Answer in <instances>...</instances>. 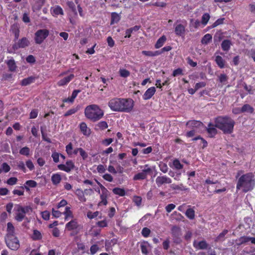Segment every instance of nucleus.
<instances>
[{"label": "nucleus", "mask_w": 255, "mask_h": 255, "mask_svg": "<svg viewBox=\"0 0 255 255\" xmlns=\"http://www.w3.org/2000/svg\"><path fill=\"white\" fill-rule=\"evenodd\" d=\"M171 231L172 236L173 238H178L181 235V229L176 226H173Z\"/></svg>", "instance_id": "nucleus-30"}, {"label": "nucleus", "mask_w": 255, "mask_h": 255, "mask_svg": "<svg viewBox=\"0 0 255 255\" xmlns=\"http://www.w3.org/2000/svg\"><path fill=\"white\" fill-rule=\"evenodd\" d=\"M38 111L37 109H33L29 114L30 119H35L38 116Z\"/></svg>", "instance_id": "nucleus-63"}, {"label": "nucleus", "mask_w": 255, "mask_h": 255, "mask_svg": "<svg viewBox=\"0 0 255 255\" xmlns=\"http://www.w3.org/2000/svg\"><path fill=\"white\" fill-rule=\"evenodd\" d=\"M185 215L189 219L193 220L195 218V211L192 208H189L186 210Z\"/></svg>", "instance_id": "nucleus-43"}, {"label": "nucleus", "mask_w": 255, "mask_h": 255, "mask_svg": "<svg viewBox=\"0 0 255 255\" xmlns=\"http://www.w3.org/2000/svg\"><path fill=\"white\" fill-rule=\"evenodd\" d=\"M232 45V42L231 40L229 39L224 40L221 43V47L223 51H228Z\"/></svg>", "instance_id": "nucleus-26"}, {"label": "nucleus", "mask_w": 255, "mask_h": 255, "mask_svg": "<svg viewBox=\"0 0 255 255\" xmlns=\"http://www.w3.org/2000/svg\"><path fill=\"white\" fill-rule=\"evenodd\" d=\"M249 237L248 236H242L237 240L236 244L237 246H241L242 244L247 243L249 242Z\"/></svg>", "instance_id": "nucleus-38"}, {"label": "nucleus", "mask_w": 255, "mask_h": 255, "mask_svg": "<svg viewBox=\"0 0 255 255\" xmlns=\"http://www.w3.org/2000/svg\"><path fill=\"white\" fill-rule=\"evenodd\" d=\"M255 185L254 176L251 172L242 175L237 184V189L243 188L244 192H247L253 189Z\"/></svg>", "instance_id": "nucleus-3"}, {"label": "nucleus", "mask_w": 255, "mask_h": 255, "mask_svg": "<svg viewBox=\"0 0 255 255\" xmlns=\"http://www.w3.org/2000/svg\"><path fill=\"white\" fill-rule=\"evenodd\" d=\"M98 184L99 185L101 190V193L100 192V189H98L97 191V192L100 194V197L101 199V201L99 202L98 205V206L103 205L106 206L108 204L107 199L110 196V192L101 183L98 182Z\"/></svg>", "instance_id": "nucleus-6"}, {"label": "nucleus", "mask_w": 255, "mask_h": 255, "mask_svg": "<svg viewBox=\"0 0 255 255\" xmlns=\"http://www.w3.org/2000/svg\"><path fill=\"white\" fill-rule=\"evenodd\" d=\"M120 75L122 77L127 78L130 75V72L125 69H120L119 71Z\"/></svg>", "instance_id": "nucleus-53"}, {"label": "nucleus", "mask_w": 255, "mask_h": 255, "mask_svg": "<svg viewBox=\"0 0 255 255\" xmlns=\"http://www.w3.org/2000/svg\"><path fill=\"white\" fill-rule=\"evenodd\" d=\"M170 187L174 190H178L179 191H186L189 189L188 188L184 186L182 183H180L178 185L173 184L171 185Z\"/></svg>", "instance_id": "nucleus-25"}, {"label": "nucleus", "mask_w": 255, "mask_h": 255, "mask_svg": "<svg viewBox=\"0 0 255 255\" xmlns=\"http://www.w3.org/2000/svg\"><path fill=\"white\" fill-rule=\"evenodd\" d=\"M167 40V38L165 35H163L161 36L158 39L156 43L154 45V47L156 49H159L161 48L165 43Z\"/></svg>", "instance_id": "nucleus-22"}, {"label": "nucleus", "mask_w": 255, "mask_h": 255, "mask_svg": "<svg viewBox=\"0 0 255 255\" xmlns=\"http://www.w3.org/2000/svg\"><path fill=\"white\" fill-rule=\"evenodd\" d=\"M108 127V123L106 121H101L99 122L95 127V129L96 130H103Z\"/></svg>", "instance_id": "nucleus-32"}, {"label": "nucleus", "mask_w": 255, "mask_h": 255, "mask_svg": "<svg viewBox=\"0 0 255 255\" xmlns=\"http://www.w3.org/2000/svg\"><path fill=\"white\" fill-rule=\"evenodd\" d=\"M79 110V108L78 107L72 108L69 110H68L64 115V116L65 117L70 116L72 115L75 114Z\"/></svg>", "instance_id": "nucleus-48"}, {"label": "nucleus", "mask_w": 255, "mask_h": 255, "mask_svg": "<svg viewBox=\"0 0 255 255\" xmlns=\"http://www.w3.org/2000/svg\"><path fill=\"white\" fill-rule=\"evenodd\" d=\"M36 78L34 76H30L26 78H24L21 81V85L26 86L34 82Z\"/></svg>", "instance_id": "nucleus-24"}, {"label": "nucleus", "mask_w": 255, "mask_h": 255, "mask_svg": "<svg viewBox=\"0 0 255 255\" xmlns=\"http://www.w3.org/2000/svg\"><path fill=\"white\" fill-rule=\"evenodd\" d=\"M19 153L21 155L28 156L30 154V149L27 146L23 147L20 149Z\"/></svg>", "instance_id": "nucleus-47"}, {"label": "nucleus", "mask_w": 255, "mask_h": 255, "mask_svg": "<svg viewBox=\"0 0 255 255\" xmlns=\"http://www.w3.org/2000/svg\"><path fill=\"white\" fill-rule=\"evenodd\" d=\"M159 168L160 171H161L163 173H166L168 171V166L166 163H162L159 164Z\"/></svg>", "instance_id": "nucleus-62"}, {"label": "nucleus", "mask_w": 255, "mask_h": 255, "mask_svg": "<svg viewBox=\"0 0 255 255\" xmlns=\"http://www.w3.org/2000/svg\"><path fill=\"white\" fill-rule=\"evenodd\" d=\"M228 233V231L226 229H225L223 231L222 233H221L218 237L216 238L215 241L218 242L221 240L222 239L224 238L225 235Z\"/></svg>", "instance_id": "nucleus-59"}, {"label": "nucleus", "mask_w": 255, "mask_h": 255, "mask_svg": "<svg viewBox=\"0 0 255 255\" xmlns=\"http://www.w3.org/2000/svg\"><path fill=\"white\" fill-rule=\"evenodd\" d=\"M254 112V109L253 107H252L249 104H245L242 107L241 110H240V113H245L247 112L250 114H253Z\"/></svg>", "instance_id": "nucleus-28"}, {"label": "nucleus", "mask_w": 255, "mask_h": 255, "mask_svg": "<svg viewBox=\"0 0 255 255\" xmlns=\"http://www.w3.org/2000/svg\"><path fill=\"white\" fill-rule=\"evenodd\" d=\"M49 31L47 29L38 30L34 34V41L36 44H41L48 36Z\"/></svg>", "instance_id": "nucleus-8"}, {"label": "nucleus", "mask_w": 255, "mask_h": 255, "mask_svg": "<svg viewBox=\"0 0 255 255\" xmlns=\"http://www.w3.org/2000/svg\"><path fill=\"white\" fill-rule=\"evenodd\" d=\"M60 153L56 151L53 152L51 157L55 163H58L59 161Z\"/></svg>", "instance_id": "nucleus-58"}, {"label": "nucleus", "mask_w": 255, "mask_h": 255, "mask_svg": "<svg viewBox=\"0 0 255 255\" xmlns=\"http://www.w3.org/2000/svg\"><path fill=\"white\" fill-rule=\"evenodd\" d=\"M14 227L11 222H8L7 224V234L6 237L13 236L14 235Z\"/></svg>", "instance_id": "nucleus-29"}, {"label": "nucleus", "mask_w": 255, "mask_h": 255, "mask_svg": "<svg viewBox=\"0 0 255 255\" xmlns=\"http://www.w3.org/2000/svg\"><path fill=\"white\" fill-rule=\"evenodd\" d=\"M41 216L43 219L47 221L50 218V212L48 211H44L41 212Z\"/></svg>", "instance_id": "nucleus-61"}, {"label": "nucleus", "mask_w": 255, "mask_h": 255, "mask_svg": "<svg viewBox=\"0 0 255 255\" xmlns=\"http://www.w3.org/2000/svg\"><path fill=\"white\" fill-rule=\"evenodd\" d=\"M37 184L36 181L33 180H27L25 182V185L23 186L24 188L26 189L27 191H29V187L34 188L36 187Z\"/></svg>", "instance_id": "nucleus-31"}, {"label": "nucleus", "mask_w": 255, "mask_h": 255, "mask_svg": "<svg viewBox=\"0 0 255 255\" xmlns=\"http://www.w3.org/2000/svg\"><path fill=\"white\" fill-rule=\"evenodd\" d=\"M183 70L180 68H178L173 71L172 76L176 77L179 75H183Z\"/></svg>", "instance_id": "nucleus-56"}, {"label": "nucleus", "mask_w": 255, "mask_h": 255, "mask_svg": "<svg viewBox=\"0 0 255 255\" xmlns=\"http://www.w3.org/2000/svg\"><path fill=\"white\" fill-rule=\"evenodd\" d=\"M210 18V16L208 13H205L204 14H203L201 18L202 24L204 26H205L208 23Z\"/></svg>", "instance_id": "nucleus-44"}, {"label": "nucleus", "mask_w": 255, "mask_h": 255, "mask_svg": "<svg viewBox=\"0 0 255 255\" xmlns=\"http://www.w3.org/2000/svg\"><path fill=\"white\" fill-rule=\"evenodd\" d=\"M16 211L15 220L17 222H21L24 219H27L25 215L26 214H30L32 212V208L30 206H22L17 205Z\"/></svg>", "instance_id": "nucleus-5"}, {"label": "nucleus", "mask_w": 255, "mask_h": 255, "mask_svg": "<svg viewBox=\"0 0 255 255\" xmlns=\"http://www.w3.org/2000/svg\"><path fill=\"white\" fill-rule=\"evenodd\" d=\"M96 225L97 226L101 228H104L108 226V223L106 220L98 221L97 222Z\"/></svg>", "instance_id": "nucleus-64"}, {"label": "nucleus", "mask_w": 255, "mask_h": 255, "mask_svg": "<svg viewBox=\"0 0 255 255\" xmlns=\"http://www.w3.org/2000/svg\"><path fill=\"white\" fill-rule=\"evenodd\" d=\"M61 175L59 173L53 174L51 176V181L53 185L58 184L61 181Z\"/></svg>", "instance_id": "nucleus-35"}, {"label": "nucleus", "mask_w": 255, "mask_h": 255, "mask_svg": "<svg viewBox=\"0 0 255 255\" xmlns=\"http://www.w3.org/2000/svg\"><path fill=\"white\" fill-rule=\"evenodd\" d=\"M225 20L224 18H220L216 20L211 26H209V28H213L217 26L222 24L224 23Z\"/></svg>", "instance_id": "nucleus-46"}, {"label": "nucleus", "mask_w": 255, "mask_h": 255, "mask_svg": "<svg viewBox=\"0 0 255 255\" xmlns=\"http://www.w3.org/2000/svg\"><path fill=\"white\" fill-rule=\"evenodd\" d=\"M170 167L176 170H181L183 168V165L182 164L178 159L175 158L173 160L172 164H169Z\"/></svg>", "instance_id": "nucleus-23"}, {"label": "nucleus", "mask_w": 255, "mask_h": 255, "mask_svg": "<svg viewBox=\"0 0 255 255\" xmlns=\"http://www.w3.org/2000/svg\"><path fill=\"white\" fill-rule=\"evenodd\" d=\"M113 192L114 194L118 195L120 196H124L126 195V192L124 189L119 187H116L113 189Z\"/></svg>", "instance_id": "nucleus-40"}, {"label": "nucleus", "mask_w": 255, "mask_h": 255, "mask_svg": "<svg viewBox=\"0 0 255 255\" xmlns=\"http://www.w3.org/2000/svg\"><path fill=\"white\" fill-rule=\"evenodd\" d=\"M65 228L68 231H72L73 233L71 235L73 236L77 235L82 227L78 223L76 219H73L66 224Z\"/></svg>", "instance_id": "nucleus-9"}, {"label": "nucleus", "mask_w": 255, "mask_h": 255, "mask_svg": "<svg viewBox=\"0 0 255 255\" xmlns=\"http://www.w3.org/2000/svg\"><path fill=\"white\" fill-rule=\"evenodd\" d=\"M121 19V16L119 14L116 12L111 13V25H113L115 23H118Z\"/></svg>", "instance_id": "nucleus-33"}, {"label": "nucleus", "mask_w": 255, "mask_h": 255, "mask_svg": "<svg viewBox=\"0 0 255 255\" xmlns=\"http://www.w3.org/2000/svg\"><path fill=\"white\" fill-rule=\"evenodd\" d=\"M6 63L7 65L9 71L11 72H14L16 70L17 66L13 59L7 60L6 62Z\"/></svg>", "instance_id": "nucleus-27"}, {"label": "nucleus", "mask_w": 255, "mask_h": 255, "mask_svg": "<svg viewBox=\"0 0 255 255\" xmlns=\"http://www.w3.org/2000/svg\"><path fill=\"white\" fill-rule=\"evenodd\" d=\"M212 39V36L210 34H205L201 39V43L203 44H207L209 43Z\"/></svg>", "instance_id": "nucleus-42"}, {"label": "nucleus", "mask_w": 255, "mask_h": 255, "mask_svg": "<svg viewBox=\"0 0 255 255\" xmlns=\"http://www.w3.org/2000/svg\"><path fill=\"white\" fill-rule=\"evenodd\" d=\"M147 164L145 165V167H147V168H145L142 170V172L138 173L134 175L133 179L134 180H143L147 178V174H149L152 172L151 168L148 167Z\"/></svg>", "instance_id": "nucleus-13"}, {"label": "nucleus", "mask_w": 255, "mask_h": 255, "mask_svg": "<svg viewBox=\"0 0 255 255\" xmlns=\"http://www.w3.org/2000/svg\"><path fill=\"white\" fill-rule=\"evenodd\" d=\"M63 214L65 216V220H68L69 218L73 217L72 212L71 211L70 207H66L65 211L63 212Z\"/></svg>", "instance_id": "nucleus-41"}, {"label": "nucleus", "mask_w": 255, "mask_h": 255, "mask_svg": "<svg viewBox=\"0 0 255 255\" xmlns=\"http://www.w3.org/2000/svg\"><path fill=\"white\" fill-rule=\"evenodd\" d=\"M186 126L192 129H195L199 132L203 128H204V125L201 122L196 120H190L186 123Z\"/></svg>", "instance_id": "nucleus-11"}, {"label": "nucleus", "mask_w": 255, "mask_h": 255, "mask_svg": "<svg viewBox=\"0 0 255 255\" xmlns=\"http://www.w3.org/2000/svg\"><path fill=\"white\" fill-rule=\"evenodd\" d=\"M12 32L14 35V40L15 41L18 40L19 36L20 30L17 26L12 27Z\"/></svg>", "instance_id": "nucleus-49"}, {"label": "nucleus", "mask_w": 255, "mask_h": 255, "mask_svg": "<svg viewBox=\"0 0 255 255\" xmlns=\"http://www.w3.org/2000/svg\"><path fill=\"white\" fill-rule=\"evenodd\" d=\"M66 152L69 156L72 157L73 155H77L79 152L81 147H77L73 150V145L71 142L69 143L66 146Z\"/></svg>", "instance_id": "nucleus-14"}, {"label": "nucleus", "mask_w": 255, "mask_h": 255, "mask_svg": "<svg viewBox=\"0 0 255 255\" xmlns=\"http://www.w3.org/2000/svg\"><path fill=\"white\" fill-rule=\"evenodd\" d=\"M19 188L21 189L22 190H18V189H14L12 191V193L14 195H17L18 196H22L24 195V187L23 186H20Z\"/></svg>", "instance_id": "nucleus-57"}, {"label": "nucleus", "mask_w": 255, "mask_h": 255, "mask_svg": "<svg viewBox=\"0 0 255 255\" xmlns=\"http://www.w3.org/2000/svg\"><path fill=\"white\" fill-rule=\"evenodd\" d=\"M193 246L197 249L205 250L208 248V245L205 241L203 240L200 241L198 243H197L196 241H194Z\"/></svg>", "instance_id": "nucleus-21"}, {"label": "nucleus", "mask_w": 255, "mask_h": 255, "mask_svg": "<svg viewBox=\"0 0 255 255\" xmlns=\"http://www.w3.org/2000/svg\"><path fill=\"white\" fill-rule=\"evenodd\" d=\"M174 32L177 36L183 37L185 33V26L182 24H178L175 26Z\"/></svg>", "instance_id": "nucleus-17"}, {"label": "nucleus", "mask_w": 255, "mask_h": 255, "mask_svg": "<svg viewBox=\"0 0 255 255\" xmlns=\"http://www.w3.org/2000/svg\"><path fill=\"white\" fill-rule=\"evenodd\" d=\"M150 233V230L147 227L143 228L141 231V235L144 238H147L149 237Z\"/></svg>", "instance_id": "nucleus-54"}, {"label": "nucleus", "mask_w": 255, "mask_h": 255, "mask_svg": "<svg viewBox=\"0 0 255 255\" xmlns=\"http://www.w3.org/2000/svg\"><path fill=\"white\" fill-rule=\"evenodd\" d=\"M147 244V242H144L140 245L141 253L145 255H147L148 254Z\"/></svg>", "instance_id": "nucleus-50"}, {"label": "nucleus", "mask_w": 255, "mask_h": 255, "mask_svg": "<svg viewBox=\"0 0 255 255\" xmlns=\"http://www.w3.org/2000/svg\"><path fill=\"white\" fill-rule=\"evenodd\" d=\"M67 6L69 7V8L75 13H77L76 6L74 3L72 1H67Z\"/></svg>", "instance_id": "nucleus-51"}, {"label": "nucleus", "mask_w": 255, "mask_h": 255, "mask_svg": "<svg viewBox=\"0 0 255 255\" xmlns=\"http://www.w3.org/2000/svg\"><path fill=\"white\" fill-rule=\"evenodd\" d=\"M30 44L29 40L25 37L19 39L17 43L13 44L11 49H7L9 53H13L14 51L19 48H24Z\"/></svg>", "instance_id": "nucleus-7"}, {"label": "nucleus", "mask_w": 255, "mask_h": 255, "mask_svg": "<svg viewBox=\"0 0 255 255\" xmlns=\"http://www.w3.org/2000/svg\"><path fill=\"white\" fill-rule=\"evenodd\" d=\"M156 89L154 87H151L145 92L142 96V98L144 100H147L150 99L155 94Z\"/></svg>", "instance_id": "nucleus-18"}, {"label": "nucleus", "mask_w": 255, "mask_h": 255, "mask_svg": "<svg viewBox=\"0 0 255 255\" xmlns=\"http://www.w3.org/2000/svg\"><path fill=\"white\" fill-rule=\"evenodd\" d=\"M219 81L220 83L224 84L228 80V76L225 74H221L218 76Z\"/></svg>", "instance_id": "nucleus-55"}, {"label": "nucleus", "mask_w": 255, "mask_h": 255, "mask_svg": "<svg viewBox=\"0 0 255 255\" xmlns=\"http://www.w3.org/2000/svg\"><path fill=\"white\" fill-rule=\"evenodd\" d=\"M208 133L211 135V136H215L217 133V130L215 125L211 123H209L208 125V127H205Z\"/></svg>", "instance_id": "nucleus-19"}, {"label": "nucleus", "mask_w": 255, "mask_h": 255, "mask_svg": "<svg viewBox=\"0 0 255 255\" xmlns=\"http://www.w3.org/2000/svg\"><path fill=\"white\" fill-rule=\"evenodd\" d=\"M31 238L33 241H38L42 238V236L40 232L37 230H34Z\"/></svg>", "instance_id": "nucleus-36"}, {"label": "nucleus", "mask_w": 255, "mask_h": 255, "mask_svg": "<svg viewBox=\"0 0 255 255\" xmlns=\"http://www.w3.org/2000/svg\"><path fill=\"white\" fill-rule=\"evenodd\" d=\"M215 61L220 68H224L225 61L221 56H217L215 58Z\"/></svg>", "instance_id": "nucleus-37"}, {"label": "nucleus", "mask_w": 255, "mask_h": 255, "mask_svg": "<svg viewBox=\"0 0 255 255\" xmlns=\"http://www.w3.org/2000/svg\"><path fill=\"white\" fill-rule=\"evenodd\" d=\"M200 25V22L199 20H194L193 19H190V27L193 26L194 28L197 29L199 27Z\"/></svg>", "instance_id": "nucleus-52"}, {"label": "nucleus", "mask_w": 255, "mask_h": 255, "mask_svg": "<svg viewBox=\"0 0 255 255\" xmlns=\"http://www.w3.org/2000/svg\"><path fill=\"white\" fill-rule=\"evenodd\" d=\"M17 180V178L16 177H10L7 180L6 183L9 185H14L16 184Z\"/></svg>", "instance_id": "nucleus-60"}, {"label": "nucleus", "mask_w": 255, "mask_h": 255, "mask_svg": "<svg viewBox=\"0 0 255 255\" xmlns=\"http://www.w3.org/2000/svg\"><path fill=\"white\" fill-rule=\"evenodd\" d=\"M155 182L157 186L159 187L164 184L171 183L172 182V180L169 177L165 175L159 176L156 178Z\"/></svg>", "instance_id": "nucleus-15"}, {"label": "nucleus", "mask_w": 255, "mask_h": 255, "mask_svg": "<svg viewBox=\"0 0 255 255\" xmlns=\"http://www.w3.org/2000/svg\"><path fill=\"white\" fill-rule=\"evenodd\" d=\"M215 126L224 134H231L234 130L235 122L228 116H218L214 119Z\"/></svg>", "instance_id": "nucleus-2"}, {"label": "nucleus", "mask_w": 255, "mask_h": 255, "mask_svg": "<svg viewBox=\"0 0 255 255\" xmlns=\"http://www.w3.org/2000/svg\"><path fill=\"white\" fill-rule=\"evenodd\" d=\"M76 194L81 202H85L86 201V198L84 196L83 191L81 189H78L76 191Z\"/></svg>", "instance_id": "nucleus-39"}, {"label": "nucleus", "mask_w": 255, "mask_h": 255, "mask_svg": "<svg viewBox=\"0 0 255 255\" xmlns=\"http://www.w3.org/2000/svg\"><path fill=\"white\" fill-rule=\"evenodd\" d=\"M51 12L53 15H63L64 12L62 8L59 5H56L51 8Z\"/></svg>", "instance_id": "nucleus-34"}, {"label": "nucleus", "mask_w": 255, "mask_h": 255, "mask_svg": "<svg viewBox=\"0 0 255 255\" xmlns=\"http://www.w3.org/2000/svg\"><path fill=\"white\" fill-rule=\"evenodd\" d=\"M5 240L6 245L9 249L16 251L19 249L20 247L19 242L17 238L15 236L6 237Z\"/></svg>", "instance_id": "nucleus-10"}, {"label": "nucleus", "mask_w": 255, "mask_h": 255, "mask_svg": "<svg viewBox=\"0 0 255 255\" xmlns=\"http://www.w3.org/2000/svg\"><path fill=\"white\" fill-rule=\"evenodd\" d=\"M57 167L60 170L69 173L75 168V164L72 160H68L66 162L65 164H60L58 165Z\"/></svg>", "instance_id": "nucleus-12"}, {"label": "nucleus", "mask_w": 255, "mask_h": 255, "mask_svg": "<svg viewBox=\"0 0 255 255\" xmlns=\"http://www.w3.org/2000/svg\"><path fill=\"white\" fill-rule=\"evenodd\" d=\"M108 106L114 112H131L133 108V101L131 99L114 98L110 100Z\"/></svg>", "instance_id": "nucleus-1"}, {"label": "nucleus", "mask_w": 255, "mask_h": 255, "mask_svg": "<svg viewBox=\"0 0 255 255\" xmlns=\"http://www.w3.org/2000/svg\"><path fill=\"white\" fill-rule=\"evenodd\" d=\"M198 139L201 140V143L203 144L202 148H204L207 146V145H208L207 141L205 139L202 138L200 135H199L197 137H195L192 138V141H194Z\"/></svg>", "instance_id": "nucleus-45"}, {"label": "nucleus", "mask_w": 255, "mask_h": 255, "mask_svg": "<svg viewBox=\"0 0 255 255\" xmlns=\"http://www.w3.org/2000/svg\"><path fill=\"white\" fill-rule=\"evenodd\" d=\"M80 129L82 133L86 136H89L90 133V129L88 128L87 124L85 122H82L79 126Z\"/></svg>", "instance_id": "nucleus-20"}, {"label": "nucleus", "mask_w": 255, "mask_h": 255, "mask_svg": "<svg viewBox=\"0 0 255 255\" xmlns=\"http://www.w3.org/2000/svg\"><path fill=\"white\" fill-rule=\"evenodd\" d=\"M84 114L88 119L93 122H95L103 117L104 112L98 105L92 104L85 108Z\"/></svg>", "instance_id": "nucleus-4"}, {"label": "nucleus", "mask_w": 255, "mask_h": 255, "mask_svg": "<svg viewBox=\"0 0 255 255\" xmlns=\"http://www.w3.org/2000/svg\"><path fill=\"white\" fill-rule=\"evenodd\" d=\"M74 75L73 74H71L68 76H66L58 81L57 83V85L59 87L67 85L71 81L74 79Z\"/></svg>", "instance_id": "nucleus-16"}]
</instances>
